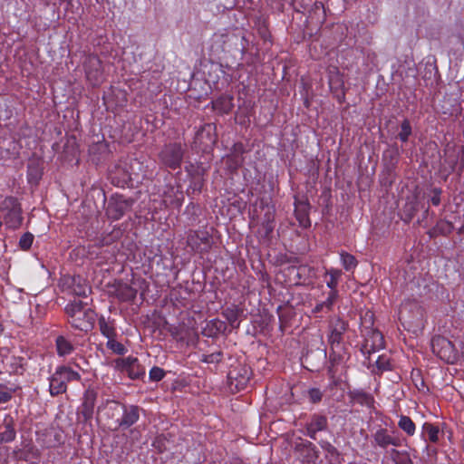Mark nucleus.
<instances>
[{"label": "nucleus", "instance_id": "nucleus-1", "mask_svg": "<svg viewBox=\"0 0 464 464\" xmlns=\"http://www.w3.org/2000/svg\"><path fill=\"white\" fill-rule=\"evenodd\" d=\"M64 313L72 328L85 333L94 328L97 314L87 302L75 298L66 304Z\"/></svg>", "mask_w": 464, "mask_h": 464}, {"label": "nucleus", "instance_id": "nucleus-2", "mask_svg": "<svg viewBox=\"0 0 464 464\" xmlns=\"http://www.w3.org/2000/svg\"><path fill=\"white\" fill-rule=\"evenodd\" d=\"M211 51L220 59L242 60L246 51V39L236 34H220L213 37Z\"/></svg>", "mask_w": 464, "mask_h": 464}, {"label": "nucleus", "instance_id": "nucleus-3", "mask_svg": "<svg viewBox=\"0 0 464 464\" xmlns=\"http://www.w3.org/2000/svg\"><path fill=\"white\" fill-rule=\"evenodd\" d=\"M0 217L6 228L15 230L23 224V209L18 198L5 197L0 201Z\"/></svg>", "mask_w": 464, "mask_h": 464}, {"label": "nucleus", "instance_id": "nucleus-4", "mask_svg": "<svg viewBox=\"0 0 464 464\" xmlns=\"http://www.w3.org/2000/svg\"><path fill=\"white\" fill-rule=\"evenodd\" d=\"M80 380L81 375L79 372L68 366L60 365L49 377V392L53 397L65 393L68 382Z\"/></svg>", "mask_w": 464, "mask_h": 464}, {"label": "nucleus", "instance_id": "nucleus-5", "mask_svg": "<svg viewBox=\"0 0 464 464\" xmlns=\"http://www.w3.org/2000/svg\"><path fill=\"white\" fill-rule=\"evenodd\" d=\"M186 153V146L180 142L165 144L158 154L160 164L172 170L180 169Z\"/></svg>", "mask_w": 464, "mask_h": 464}, {"label": "nucleus", "instance_id": "nucleus-6", "mask_svg": "<svg viewBox=\"0 0 464 464\" xmlns=\"http://www.w3.org/2000/svg\"><path fill=\"white\" fill-rule=\"evenodd\" d=\"M251 376L250 368L244 362L237 360L230 364L227 372V384L232 392L244 390L249 382Z\"/></svg>", "mask_w": 464, "mask_h": 464}, {"label": "nucleus", "instance_id": "nucleus-7", "mask_svg": "<svg viewBox=\"0 0 464 464\" xmlns=\"http://www.w3.org/2000/svg\"><path fill=\"white\" fill-rule=\"evenodd\" d=\"M98 391L94 387H89L83 392L82 403L77 409V420L80 423L90 424L93 418Z\"/></svg>", "mask_w": 464, "mask_h": 464}, {"label": "nucleus", "instance_id": "nucleus-8", "mask_svg": "<svg viewBox=\"0 0 464 464\" xmlns=\"http://www.w3.org/2000/svg\"><path fill=\"white\" fill-rule=\"evenodd\" d=\"M187 245L194 252L207 254L213 246V237L208 230H189L187 237Z\"/></svg>", "mask_w": 464, "mask_h": 464}, {"label": "nucleus", "instance_id": "nucleus-9", "mask_svg": "<svg viewBox=\"0 0 464 464\" xmlns=\"http://www.w3.org/2000/svg\"><path fill=\"white\" fill-rule=\"evenodd\" d=\"M431 350L440 360L453 363L457 360V351L454 344L444 336H435L431 340Z\"/></svg>", "mask_w": 464, "mask_h": 464}, {"label": "nucleus", "instance_id": "nucleus-10", "mask_svg": "<svg viewBox=\"0 0 464 464\" xmlns=\"http://www.w3.org/2000/svg\"><path fill=\"white\" fill-rule=\"evenodd\" d=\"M133 203L132 198H126L122 195L114 194L109 198L106 215L111 220H119L130 209Z\"/></svg>", "mask_w": 464, "mask_h": 464}, {"label": "nucleus", "instance_id": "nucleus-11", "mask_svg": "<svg viewBox=\"0 0 464 464\" xmlns=\"http://www.w3.org/2000/svg\"><path fill=\"white\" fill-rule=\"evenodd\" d=\"M329 334L327 335V342L330 348L347 346L344 343V334L349 328L347 321L340 317H336L329 323Z\"/></svg>", "mask_w": 464, "mask_h": 464}, {"label": "nucleus", "instance_id": "nucleus-12", "mask_svg": "<svg viewBox=\"0 0 464 464\" xmlns=\"http://www.w3.org/2000/svg\"><path fill=\"white\" fill-rule=\"evenodd\" d=\"M115 368L126 372L131 380L140 379L145 375V369L135 357L118 358L115 360Z\"/></svg>", "mask_w": 464, "mask_h": 464}, {"label": "nucleus", "instance_id": "nucleus-13", "mask_svg": "<svg viewBox=\"0 0 464 464\" xmlns=\"http://www.w3.org/2000/svg\"><path fill=\"white\" fill-rule=\"evenodd\" d=\"M376 446L382 450H387L389 446L401 447L402 440L396 430H389L385 428L378 429L372 435Z\"/></svg>", "mask_w": 464, "mask_h": 464}, {"label": "nucleus", "instance_id": "nucleus-14", "mask_svg": "<svg viewBox=\"0 0 464 464\" xmlns=\"http://www.w3.org/2000/svg\"><path fill=\"white\" fill-rule=\"evenodd\" d=\"M142 411L138 405L123 404L121 406V417L115 420L116 428L129 429L139 420L140 413Z\"/></svg>", "mask_w": 464, "mask_h": 464}, {"label": "nucleus", "instance_id": "nucleus-15", "mask_svg": "<svg viewBox=\"0 0 464 464\" xmlns=\"http://www.w3.org/2000/svg\"><path fill=\"white\" fill-rule=\"evenodd\" d=\"M84 70L88 81L98 85L102 81V62L97 55H89L84 62Z\"/></svg>", "mask_w": 464, "mask_h": 464}, {"label": "nucleus", "instance_id": "nucleus-16", "mask_svg": "<svg viewBox=\"0 0 464 464\" xmlns=\"http://www.w3.org/2000/svg\"><path fill=\"white\" fill-rule=\"evenodd\" d=\"M384 347L382 334L375 329H371L364 339L361 352L367 356L376 353Z\"/></svg>", "mask_w": 464, "mask_h": 464}, {"label": "nucleus", "instance_id": "nucleus-17", "mask_svg": "<svg viewBox=\"0 0 464 464\" xmlns=\"http://www.w3.org/2000/svg\"><path fill=\"white\" fill-rule=\"evenodd\" d=\"M304 434L316 440V434L320 431H324L328 429V419L325 415L321 413H314L310 416L309 421L304 426Z\"/></svg>", "mask_w": 464, "mask_h": 464}, {"label": "nucleus", "instance_id": "nucleus-18", "mask_svg": "<svg viewBox=\"0 0 464 464\" xmlns=\"http://www.w3.org/2000/svg\"><path fill=\"white\" fill-rule=\"evenodd\" d=\"M420 210H422L423 214L422 219H419L418 223H420L428 218L430 208L429 206L426 207L424 203L420 202L418 198L415 197L411 200L406 202L405 206L403 207V220L407 223L411 222L415 217L416 213Z\"/></svg>", "mask_w": 464, "mask_h": 464}, {"label": "nucleus", "instance_id": "nucleus-19", "mask_svg": "<svg viewBox=\"0 0 464 464\" xmlns=\"http://www.w3.org/2000/svg\"><path fill=\"white\" fill-rule=\"evenodd\" d=\"M328 83L331 92L342 102L344 99V81L337 67H332L328 71Z\"/></svg>", "mask_w": 464, "mask_h": 464}, {"label": "nucleus", "instance_id": "nucleus-20", "mask_svg": "<svg viewBox=\"0 0 464 464\" xmlns=\"http://www.w3.org/2000/svg\"><path fill=\"white\" fill-rule=\"evenodd\" d=\"M261 208H266V210L264 214L258 234L260 235L261 238L269 240L275 228V208L264 203L261 204Z\"/></svg>", "mask_w": 464, "mask_h": 464}, {"label": "nucleus", "instance_id": "nucleus-21", "mask_svg": "<svg viewBox=\"0 0 464 464\" xmlns=\"http://www.w3.org/2000/svg\"><path fill=\"white\" fill-rule=\"evenodd\" d=\"M69 292L78 297H87L88 294L92 292L91 286L88 285L86 279L81 276H73L66 280Z\"/></svg>", "mask_w": 464, "mask_h": 464}, {"label": "nucleus", "instance_id": "nucleus-22", "mask_svg": "<svg viewBox=\"0 0 464 464\" xmlns=\"http://www.w3.org/2000/svg\"><path fill=\"white\" fill-rule=\"evenodd\" d=\"M310 204L307 199H295V216L300 225L304 228L311 226L309 218Z\"/></svg>", "mask_w": 464, "mask_h": 464}, {"label": "nucleus", "instance_id": "nucleus-23", "mask_svg": "<svg viewBox=\"0 0 464 464\" xmlns=\"http://www.w3.org/2000/svg\"><path fill=\"white\" fill-rule=\"evenodd\" d=\"M295 450L302 453L307 462L314 463L319 459V450L317 447L310 440H302L295 444Z\"/></svg>", "mask_w": 464, "mask_h": 464}, {"label": "nucleus", "instance_id": "nucleus-24", "mask_svg": "<svg viewBox=\"0 0 464 464\" xmlns=\"http://www.w3.org/2000/svg\"><path fill=\"white\" fill-rule=\"evenodd\" d=\"M221 314L233 328H238L240 324L239 318L244 315V307L231 304L222 310Z\"/></svg>", "mask_w": 464, "mask_h": 464}, {"label": "nucleus", "instance_id": "nucleus-25", "mask_svg": "<svg viewBox=\"0 0 464 464\" xmlns=\"http://www.w3.org/2000/svg\"><path fill=\"white\" fill-rule=\"evenodd\" d=\"M96 320H98L99 330L102 336L107 339L118 336L115 319L110 316L105 317L104 315H101L97 317Z\"/></svg>", "mask_w": 464, "mask_h": 464}, {"label": "nucleus", "instance_id": "nucleus-26", "mask_svg": "<svg viewBox=\"0 0 464 464\" xmlns=\"http://www.w3.org/2000/svg\"><path fill=\"white\" fill-rule=\"evenodd\" d=\"M113 295L121 302H131L136 298L137 290L128 284L118 283L114 285Z\"/></svg>", "mask_w": 464, "mask_h": 464}, {"label": "nucleus", "instance_id": "nucleus-27", "mask_svg": "<svg viewBox=\"0 0 464 464\" xmlns=\"http://www.w3.org/2000/svg\"><path fill=\"white\" fill-rule=\"evenodd\" d=\"M4 431L0 432V443H9L15 440L16 430L14 428V420L10 415H6L4 419Z\"/></svg>", "mask_w": 464, "mask_h": 464}, {"label": "nucleus", "instance_id": "nucleus-28", "mask_svg": "<svg viewBox=\"0 0 464 464\" xmlns=\"http://www.w3.org/2000/svg\"><path fill=\"white\" fill-rule=\"evenodd\" d=\"M227 326L226 322L215 318L210 320L203 329V334L208 337L216 338L219 334H224Z\"/></svg>", "mask_w": 464, "mask_h": 464}, {"label": "nucleus", "instance_id": "nucleus-29", "mask_svg": "<svg viewBox=\"0 0 464 464\" xmlns=\"http://www.w3.org/2000/svg\"><path fill=\"white\" fill-rule=\"evenodd\" d=\"M348 396L353 402L358 403L362 406L372 407L374 402L373 397L362 389L349 391Z\"/></svg>", "mask_w": 464, "mask_h": 464}, {"label": "nucleus", "instance_id": "nucleus-30", "mask_svg": "<svg viewBox=\"0 0 464 464\" xmlns=\"http://www.w3.org/2000/svg\"><path fill=\"white\" fill-rule=\"evenodd\" d=\"M212 108L221 114H228L234 108L233 97L223 94L212 102Z\"/></svg>", "mask_w": 464, "mask_h": 464}, {"label": "nucleus", "instance_id": "nucleus-31", "mask_svg": "<svg viewBox=\"0 0 464 464\" xmlns=\"http://www.w3.org/2000/svg\"><path fill=\"white\" fill-rule=\"evenodd\" d=\"M350 358L348 346L330 348L329 363L342 365Z\"/></svg>", "mask_w": 464, "mask_h": 464}, {"label": "nucleus", "instance_id": "nucleus-32", "mask_svg": "<svg viewBox=\"0 0 464 464\" xmlns=\"http://www.w3.org/2000/svg\"><path fill=\"white\" fill-rule=\"evenodd\" d=\"M440 430L439 426L430 423L424 422L421 428V437L425 442L430 441L431 443H437L440 440Z\"/></svg>", "mask_w": 464, "mask_h": 464}, {"label": "nucleus", "instance_id": "nucleus-33", "mask_svg": "<svg viewBox=\"0 0 464 464\" xmlns=\"http://www.w3.org/2000/svg\"><path fill=\"white\" fill-rule=\"evenodd\" d=\"M57 354L61 357L67 356L74 351V346L66 337L59 335L55 340Z\"/></svg>", "mask_w": 464, "mask_h": 464}, {"label": "nucleus", "instance_id": "nucleus-34", "mask_svg": "<svg viewBox=\"0 0 464 464\" xmlns=\"http://www.w3.org/2000/svg\"><path fill=\"white\" fill-rule=\"evenodd\" d=\"M338 298L337 291H330L326 300L316 304L314 313L330 312Z\"/></svg>", "mask_w": 464, "mask_h": 464}, {"label": "nucleus", "instance_id": "nucleus-35", "mask_svg": "<svg viewBox=\"0 0 464 464\" xmlns=\"http://www.w3.org/2000/svg\"><path fill=\"white\" fill-rule=\"evenodd\" d=\"M123 404L114 401L107 399L102 402L100 406H98V412L101 411L102 409H105L107 411V414L109 418H113L116 414H119L121 411V406Z\"/></svg>", "mask_w": 464, "mask_h": 464}, {"label": "nucleus", "instance_id": "nucleus-36", "mask_svg": "<svg viewBox=\"0 0 464 464\" xmlns=\"http://www.w3.org/2000/svg\"><path fill=\"white\" fill-rule=\"evenodd\" d=\"M398 427L408 436H413L415 434L416 425L409 416L401 415L398 421Z\"/></svg>", "mask_w": 464, "mask_h": 464}, {"label": "nucleus", "instance_id": "nucleus-37", "mask_svg": "<svg viewBox=\"0 0 464 464\" xmlns=\"http://www.w3.org/2000/svg\"><path fill=\"white\" fill-rule=\"evenodd\" d=\"M304 396L312 404H319L324 396V391L317 387H311L304 392Z\"/></svg>", "mask_w": 464, "mask_h": 464}, {"label": "nucleus", "instance_id": "nucleus-38", "mask_svg": "<svg viewBox=\"0 0 464 464\" xmlns=\"http://www.w3.org/2000/svg\"><path fill=\"white\" fill-rule=\"evenodd\" d=\"M325 275L329 276V280L326 281V285L331 291H337L336 287L338 285L339 278L342 276V271L336 268L327 269Z\"/></svg>", "mask_w": 464, "mask_h": 464}, {"label": "nucleus", "instance_id": "nucleus-39", "mask_svg": "<svg viewBox=\"0 0 464 464\" xmlns=\"http://www.w3.org/2000/svg\"><path fill=\"white\" fill-rule=\"evenodd\" d=\"M340 256L342 265L346 271H351L356 267L358 262L354 256L347 252H342Z\"/></svg>", "mask_w": 464, "mask_h": 464}, {"label": "nucleus", "instance_id": "nucleus-40", "mask_svg": "<svg viewBox=\"0 0 464 464\" xmlns=\"http://www.w3.org/2000/svg\"><path fill=\"white\" fill-rule=\"evenodd\" d=\"M117 337L108 339L106 347L112 353L118 355H124L127 353V348L116 340Z\"/></svg>", "mask_w": 464, "mask_h": 464}, {"label": "nucleus", "instance_id": "nucleus-41", "mask_svg": "<svg viewBox=\"0 0 464 464\" xmlns=\"http://www.w3.org/2000/svg\"><path fill=\"white\" fill-rule=\"evenodd\" d=\"M411 133L412 128L411 122L408 119H404L401 121V131L398 134V138L401 140V142H407Z\"/></svg>", "mask_w": 464, "mask_h": 464}, {"label": "nucleus", "instance_id": "nucleus-42", "mask_svg": "<svg viewBox=\"0 0 464 464\" xmlns=\"http://www.w3.org/2000/svg\"><path fill=\"white\" fill-rule=\"evenodd\" d=\"M34 239V237L32 233H30V232L24 233L20 237V239L18 242L19 247L24 251L29 250L32 246Z\"/></svg>", "mask_w": 464, "mask_h": 464}, {"label": "nucleus", "instance_id": "nucleus-43", "mask_svg": "<svg viewBox=\"0 0 464 464\" xmlns=\"http://www.w3.org/2000/svg\"><path fill=\"white\" fill-rule=\"evenodd\" d=\"M223 353L220 351L209 353L203 354L200 361L206 363H218L223 359Z\"/></svg>", "mask_w": 464, "mask_h": 464}, {"label": "nucleus", "instance_id": "nucleus-44", "mask_svg": "<svg viewBox=\"0 0 464 464\" xmlns=\"http://www.w3.org/2000/svg\"><path fill=\"white\" fill-rule=\"evenodd\" d=\"M246 152V149L243 143H236L233 146V154L236 158V165L240 166L243 162V159L239 158V156H242Z\"/></svg>", "mask_w": 464, "mask_h": 464}, {"label": "nucleus", "instance_id": "nucleus-45", "mask_svg": "<svg viewBox=\"0 0 464 464\" xmlns=\"http://www.w3.org/2000/svg\"><path fill=\"white\" fill-rule=\"evenodd\" d=\"M319 445L326 453H328L332 457H339L340 456L339 450L334 445H332L329 441L322 440L319 441Z\"/></svg>", "mask_w": 464, "mask_h": 464}, {"label": "nucleus", "instance_id": "nucleus-46", "mask_svg": "<svg viewBox=\"0 0 464 464\" xmlns=\"http://www.w3.org/2000/svg\"><path fill=\"white\" fill-rule=\"evenodd\" d=\"M150 379L153 382H160L165 377V372L163 369L154 366L150 371Z\"/></svg>", "mask_w": 464, "mask_h": 464}, {"label": "nucleus", "instance_id": "nucleus-47", "mask_svg": "<svg viewBox=\"0 0 464 464\" xmlns=\"http://www.w3.org/2000/svg\"><path fill=\"white\" fill-rule=\"evenodd\" d=\"M437 228L440 233L447 235L452 232L454 227L450 221L440 220L437 223Z\"/></svg>", "mask_w": 464, "mask_h": 464}, {"label": "nucleus", "instance_id": "nucleus-48", "mask_svg": "<svg viewBox=\"0 0 464 464\" xmlns=\"http://www.w3.org/2000/svg\"><path fill=\"white\" fill-rule=\"evenodd\" d=\"M431 192L432 196L430 197V201L433 206H439L441 202L442 189L440 188H434Z\"/></svg>", "mask_w": 464, "mask_h": 464}, {"label": "nucleus", "instance_id": "nucleus-49", "mask_svg": "<svg viewBox=\"0 0 464 464\" xmlns=\"http://www.w3.org/2000/svg\"><path fill=\"white\" fill-rule=\"evenodd\" d=\"M375 363L377 368L382 372L391 369L390 362L384 356H379Z\"/></svg>", "mask_w": 464, "mask_h": 464}, {"label": "nucleus", "instance_id": "nucleus-50", "mask_svg": "<svg viewBox=\"0 0 464 464\" xmlns=\"http://www.w3.org/2000/svg\"><path fill=\"white\" fill-rule=\"evenodd\" d=\"M29 455H32L34 458L39 456L38 450L34 446L29 447L23 454L19 457V459H23L24 461L29 460Z\"/></svg>", "mask_w": 464, "mask_h": 464}, {"label": "nucleus", "instance_id": "nucleus-51", "mask_svg": "<svg viewBox=\"0 0 464 464\" xmlns=\"http://www.w3.org/2000/svg\"><path fill=\"white\" fill-rule=\"evenodd\" d=\"M328 378H329V383L326 387V389H328V390H334V389L337 388L342 382V378L340 375L332 376V377H328Z\"/></svg>", "mask_w": 464, "mask_h": 464}, {"label": "nucleus", "instance_id": "nucleus-52", "mask_svg": "<svg viewBox=\"0 0 464 464\" xmlns=\"http://www.w3.org/2000/svg\"><path fill=\"white\" fill-rule=\"evenodd\" d=\"M13 398L12 391L0 390V404L7 403Z\"/></svg>", "mask_w": 464, "mask_h": 464}, {"label": "nucleus", "instance_id": "nucleus-53", "mask_svg": "<svg viewBox=\"0 0 464 464\" xmlns=\"http://www.w3.org/2000/svg\"><path fill=\"white\" fill-rule=\"evenodd\" d=\"M395 464H414L412 459H411L410 453L408 451H404L403 455L399 458V459L395 462Z\"/></svg>", "mask_w": 464, "mask_h": 464}, {"label": "nucleus", "instance_id": "nucleus-54", "mask_svg": "<svg viewBox=\"0 0 464 464\" xmlns=\"http://www.w3.org/2000/svg\"><path fill=\"white\" fill-rule=\"evenodd\" d=\"M405 450H398L396 449H392L388 451L390 459L395 463Z\"/></svg>", "mask_w": 464, "mask_h": 464}, {"label": "nucleus", "instance_id": "nucleus-55", "mask_svg": "<svg viewBox=\"0 0 464 464\" xmlns=\"http://www.w3.org/2000/svg\"><path fill=\"white\" fill-rule=\"evenodd\" d=\"M326 371H327V376L328 377L339 375L338 374V366L337 365L329 363L327 368H326Z\"/></svg>", "mask_w": 464, "mask_h": 464}, {"label": "nucleus", "instance_id": "nucleus-56", "mask_svg": "<svg viewBox=\"0 0 464 464\" xmlns=\"http://www.w3.org/2000/svg\"><path fill=\"white\" fill-rule=\"evenodd\" d=\"M424 452H426V454L428 456H433V455H436L437 454V450L436 448L429 445L427 442H426V445H425V448H424Z\"/></svg>", "mask_w": 464, "mask_h": 464}, {"label": "nucleus", "instance_id": "nucleus-57", "mask_svg": "<svg viewBox=\"0 0 464 464\" xmlns=\"http://www.w3.org/2000/svg\"><path fill=\"white\" fill-rule=\"evenodd\" d=\"M177 192L179 194V197L178 195H176L175 199L172 201V203L175 204L176 207L179 208V207H181V205L183 203L184 197H183L182 192H179V191H177Z\"/></svg>", "mask_w": 464, "mask_h": 464}, {"label": "nucleus", "instance_id": "nucleus-58", "mask_svg": "<svg viewBox=\"0 0 464 464\" xmlns=\"http://www.w3.org/2000/svg\"><path fill=\"white\" fill-rule=\"evenodd\" d=\"M396 161H397V160H396V153H395L394 151H392V152L391 153V165H392V168H393V167H394V165L396 164Z\"/></svg>", "mask_w": 464, "mask_h": 464}, {"label": "nucleus", "instance_id": "nucleus-59", "mask_svg": "<svg viewBox=\"0 0 464 464\" xmlns=\"http://www.w3.org/2000/svg\"><path fill=\"white\" fill-rule=\"evenodd\" d=\"M459 161H460L461 168H464V147L461 150Z\"/></svg>", "mask_w": 464, "mask_h": 464}, {"label": "nucleus", "instance_id": "nucleus-60", "mask_svg": "<svg viewBox=\"0 0 464 464\" xmlns=\"http://www.w3.org/2000/svg\"><path fill=\"white\" fill-rule=\"evenodd\" d=\"M416 386L419 390H423V388L425 387V382L422 379H420V382L418 384L416 383Z\"/></svg>", "mask_w": 464, "mask_h": 464}, {"label": "nucleus", "instance_id": "nucleus-61", "mask_svg": "<svg viewBox=\"0 0 464 464\" xmlns=\"http://www.w3.org/2000/svg\"><path fill=\"white\" fill-rule=\"evenodd\" d=\"M206 128H208V129H209V130H210V129H211V125H210V124H208L207 126L203 127V128L201 129V130H198V131L197 136L198 137L199 135H201V133L203 132V130H204Z\"/></svg>", "mask_w": 464, "mask_h": 464}, {"label": "nucleus", "instance_id": "nucleus-62", "mask_svg": "<svg viewBox=\"0 0 464 464\" xmlns=\"http://www.w3.org/2000/svg\"><path fill=\"white\" fill-rule=\"evenodd\" d=\"M458 233L460 235L464 234V224L459 228Z\"/></svg>", "mask_w": 464, "mask_h": 464}, {"label": "nucleus", "instance_id": "nucleus-63", "mask_svg": "<svg viewBox=\"0 0 464 464\" xmlns=\"http://www.w3.org/2000/svg\"><path fill=\"white\" fill-rule=\"evenodd\" d=\"M3 331H4V327H3L2 323L0 322V334H2Z\"/></svg>", "mask_w": 464, "mask_h": 464}, {"label": "nucleus", "instance_id": "nucleus-64", "mask_svg": "<svg viewBox=\"0 0 464 464\" xmlns=\"http://www.w3.org/2000/svg\"><path fill=\"white\" fill-rule=\"evenodd\" d=\"M407 305H408V304H402V308H401V309H402V310L406 309V308H407Z\"/></svg>", "mask_w": 464, "mask_h": 464}]
</instances>
